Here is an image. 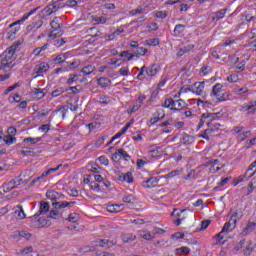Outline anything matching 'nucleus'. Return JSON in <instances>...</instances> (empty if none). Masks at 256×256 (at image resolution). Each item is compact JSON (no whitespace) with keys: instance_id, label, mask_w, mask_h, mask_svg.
<instances>
[{"instance_id":"e433bc0d","label":"nucleus","mask_w":256,"mask_h":256,"mask_svg":"<svg viewBox=\"0 0 256 256\" xmlns=\"http://www.w3.org/2000/svg\"><path fill=\"white\" fill-rule=\"evenodd\" d=\"M66 221H69L70 223H77L79 221V214L77 213H70Z\"/></svg>"},{"instance_id":"052dcab7","label":"nucleus","mask_w":256,"mask_h":256,"mask_svg":"<svg viewBox=\"0 0 256 256\" xmlns=\"http://www.w3.org/2000/svg\"><path fill=\"white\" fill-rule=\"evenodd\" d=\"M249 89L247 87L236 90V95H247Z\"/></svg>"},{"instance_id":"f257e3e1","label":"nucleus","mask_w":256,"mask_h":256,"mask_svg":"<svg viewBox=\"0 0 256 256\" xmlns=\"http://www.w3.org/2000/svg\"><path fill=\"white\" fill-rule=\"evenodd\" d=\"M46 197L47 199L52 201V207L54 209H65L66 207L70 208L73 207V205H75L76 203L75 201H59V199H61L62 196L59 195L55 190H48L46 192Z\"/></svg>"},{"instance_id":"dca6fc26","label":"nucleus","mask_w":256,"mask_h":256,"mask_svg":"<svg viewBox=\"0 0 256 256\" xmlns=\"http://www.w3.org/2000/svg\"><path fill=\"white\" fill-rule=\"evenodd\" d=\"M121 239L123 243H131L132 241H135L137 239V236L132 233L122 234Z\"/></svg>"},{"instance_id":"f8f14e48","label":"nucleus","mask_w":256,"mask_h":256,"mask_svg":"<svg viewBox=\"0 0 256 256\" xmlns=\"http://www.w3.org/2000/svg\"><path fill=\"white\" fill-rule=\"evenodd\" d=\"M203 89H205V82H196L192 91L197 95H203Z\"/></svg>"},{"instance_id":"2eb2a0df","label":"nucleus","mask_w":256,"mask_h":256,"mask_svg":"<svg viewBox=\"0 0 256 256\" xmlns=\"http://www.w3.org/2000/svg\"><path fill=\"white\" fill-rule=\"evenodd\" d=\"M97 83L99 86H101L102 89H107V87H109V85H111V80L106 77H100L97 80Z\"/></svg>"},{"instance_id":"9d476101","label":"nucleus","mask_w":256,"mask_h":256,"mask_svg":"<svg viewBox=\"0 0 256 256\" xmlns=\"http://www.w3.org/2000/svg\"><path fill=\"white\" fill-rule=\"evenodd\" d=\"M38 9H39V7H36L33 10H31L30 12L24 14V16L20 20L13 22L12 24L9 25V27H15V25H19L20 23H23V21H27V19H29V17H31V15H33L34 13H37Z\"/></svg>"},{"instance_id":"7ed1b4c3","label":"nucleus","mask_w":256,"mask_h":256,"mask_svg":"<svg viewBox=\"0 0 256 256\" xmlns=\"http://www.w3.org/2000/svg\"><path fill=\"white\" fill-rule=\"evenodd\" d=\"M210 97L216 98V103H221V101H227V96L223 93V84L217 83L213 86Z\"/></svg>"},{"instance_id":"7c9ffc66","label":"nucleus","mask_w":256,"mask_h":256,"mask_svg":"<svg viewBox=\"0 0 256 256\" xmlns=\"http://www.w3.org/2000/svg\"><path fill=\"white\" fill-rule=\"evenodd\" d=\"M190 252H191V250L186 246H183L181 248H177L175 250L176 255H189Z\"/></svg>"},{"instance_id":"6e6552de","label":"nucleus","mask_w":256,"mask_h":256,"mask_svg":"<svg viewBox=\"0 0 256 256\" xmlns=\"http://www.w3.org/2000/svg\"><path fill=\"white\" fill-rule=\"evenodd\" d=\"M49 202L40 201L39 211L33 216L32 219H38L40 215H45V213H49Z\"/></svg>"},{"instance_id":"79ce46f5","label":"nucleus","mask_w":256,"mask_h":256,"mask_svg":"<svg viewBox=\"0 0 256 256\" xmlns=\"http://www.w3.org/2000/svg\"><path fill=\"white\" fill-rule=\"evenodd\" d=\"M86 127L89 129V131L91 133V131H93V129H99L101 127V123L92 122V123L86 124Z\"/></svg>"},{"instance_id":"a878e982","label":"nucleus","mask_w":256,"mask_h":256,"mask_svg":"<svg viewBox=\"0 0 256 256\" xmlns=\"http://www.w3.org/2000/svg\"><path fill=\"white\" fill-rule=\"evenodd\" d=\"M256 228V223L249 221L247 226L243 229V233L247 235V233H252V231Z\"/></svg>"},{"instance_id":"58836bf2","label":"nucleus","mask_w":256,"mask_h":256,"mask_svg":"<svg viewBox=\"0 0 256 256\" xmlns=\"http://www.w3.org/2000/svg\"><path fill=\"white\" fill-rule=\"evenodd\" d=\"M213 133V129H206L202 132V134L199 135V137H201L202 139H206L207 141H209V135H211Z\"/></svg>"},{"instance_id":"473e14b6","label":"nucleus","mask_w":256,"mask_h":256,"mask_svg":"<svg viewBox=\"0 0 256 256\" xmlns=\"http://www.w3.org/2000/svg\"><path fill=\"white\" fill-rule=\"evenodd\" d=\"M39 141H42L41 137H37V138H24L23 142L24 143H29L30 145H36V143H39Z\"/></svg>"},{"instance_id":"09e8293b","label":"nucleus","mask_w":256,"mask_h":256,"mask_svg":"<svg viewBox=\"0 0 256 256\" xmlns=\"http://www.w3.org/2000/svg\"><path fill=\"white\" fill-rule=\"evenodd\" d=\"M17 209L19 210L15 211L16 215H18L20 219H25L26 216H25V211H23V206H17Z\"/></svg>"},{"instance_id":"1a4fd4ad","label":"nucleus","mask_w":256,"mask_h":256,"mask_svg":"<svg viewBox=\"0 0 256 256\" xmlns=\"http://www.w3.org/2000/svg\"><path fill=\"white\" fill-rule=\"evenodd\" d=\"M221 112L218 113H203V119H208L207 127H211L213 121L222 117Z\"/></svg>"},{"instance_id":"20e7f679","label":"nucleus","mask_w":256,"mask_h":256,"mask_svg":"<svg viewBox=\"0 0 256 256\" xmlns=\"http://www.w3.org/2000/svg\"><path fill=\"white\" fill-rule=\"evenodd\" d=\"M30 225L31 227H34L35 229H41L43 227H50L51 221L49 219H46L44 217L40 218H34L33 216L30 217Z\"/></svg>"},{"instance_id":"c03bdc74","label":"nucleus","mask_w":256,"mask_h":256,"mask_svg":"<svg viewBox=\"0 0 256 256\" xmlns=\"http://www.w3.org/2000/svg\"><path fill=\"white\" fill-rule=\"evenodd\" d=\"M242 217H243V210H241V209L236 210V211L232 214V216H231V218H232V219H236V221H239Z\"/></svg>"},{"instance_id":"de8ad7c7","label":"nucleus","mask_w":256,"mask_h":256,"mask_svg":"<svg viewBox=\"0 0 256 256\" xmlns=\"http://www.w3.org/2000/svg\"><path fill=\"white\" fill-rule=\"evenodd\" d=\"M118 153L120 154V159H121V157H123V159H125V161H129V159H131V156L128 155V153L123 149H118Z\"/></svg>"},{"instance_id":"4d7b16f0","label":"nucleus","mask_w":256,"mask_h":256,"mask_svg":"<svg viewBox=\"0 0 256 256\" xmlns=\"http://www.w3.org/2000/svg\"><path fill=\"white\" fill-rule=\"evenodd\" d=\"M40 131H43L44 133H49L51 130V124H43L39 127Z\"/></svg>"},{"instance_id":"a19ab883","label":"nucleus","mask_w":256,"mask_h":256,"mask_svg":"<svg viewBox=\"0 0 256 256\" xmlns=\"http://www.w3.org/2000/svg\"><path fill=\"white\" fill-rule=\"evenodd\" d=\"M17 87H21V83L16 82L14 85L9 86V87L4 91V95H9V93H11V91H15V89H17Z\"/></svg>"},{"instance_id":"39448f33","label":"nucleus","mask_w":256,"mask_h":256,"mask_svg":"<svg viewBox=\"0 0 256 256\" xmlns=\"http://www.w3.org/2000/svg\"><path fill=\"white\" fill-rule=\"evenodd\" d=\"M23 181V179L21 178H16L10 180L8 183H5L3 185V191L4 193H9V191H13V189H15V187H19V185H21V182Z\"/></svg>"},{"instance_id":"cd10ccee","label":"nucleus","mask_w":256,"mask_h":256,"mask_svg":"<svg viewBox=\"0 0 256 256\" xmlns=\"http://www.w3.org/2000/svg\"><path fill=\"white\" fill-rule=\"evenodd\" d=\"M193 47V45L189 44L187 46H184L183 48H180L178 51V57H183V55H185V53H189V51H191Z\"/></svg>"},{"instance_id":"ddd939ff","label":"nucleus","mask_w":256,"mask_h":256,"mask_svg":"<svg viewBox=\"0 0 256 256\" xmlns=\"http://www.w3.org/2000/svg\"><path fill=\"white\" fill-rule=\"evenodd\" d=\"M61 209L50 210L49 215L47 216L48 219H63V213L60 212Z\"/></svg>"},{"instance_id":"864d4df0","label":"nucleus","mask_w":256,"mask_h":256,"mask_svg":"<svg viewBox=\"0 0 256 256\" xmlns=\"http://www.w3.org/2000/svg\"><path fill=\"white\" fill-rule=\"evenodd\" d=\"M209 225H211V220H203L201 222V228L199 229V231H205V229H207Z\"/></svg>"},{"instance_id":"ea45409f","label":"nucleus","mask_w":256,"mask_h":256,"mask_svg":"<svg viewBox=\"0 0 256 256\" xmlns=\"http://www.w3.org/2000/svg\"><path fill=\"white\" fill-rule=\"evenodd\" d=\"M185 31V25L183 24H177L174 28V34L175 35H181Z\"/></svg>"},{"instance_id":"a18cd8bd","label":"nucleus","mask_w":256,"mask_h":256,"mask_svg":"<svg viewBox=\"0 0 256 256\" xmlns=\"http://www.w3.org/2000/svg\"><path fill=\"white\" fill-rule=\"evenodd\" d=\"M141 109V104L133 105L131 108L127 110L128 115H133V113H136V111H139Z\"/></svg>"},{"instance_id":"f03ea898","label":"nucleus","mask_w":256,"mask_h":256,"mask_svg":"<svg viewBox=\"0 0 256 256\" xmlns=\"http://www.w3.org/2000/svg\"><path fill=\"white\" fill-rule=\"evenodd\" d=\"M59 20V17H54L53 20L50 22L52 29L49 34L50 39H57V37H61V35H63V30L61 29V27H63V24L59 23Z\"/></svg>"},{"instance_id":"4c0bfd02","label":"nucleus","mask_w":256,"mask_h":256,"mask_svg":"<svg viewBox=\"0 0 256 256\" xmlns=\"http://www.w3.org/2000/svg\"><path fill=\"white\" fill-rule=\"evenodd\" d=\"M78 79H79V76L77 74H70L66 82V85H73V83H77Z\"/></svg>"},{"instance_id":"69168bd1","label":"nucleus","mask_w":256,"mask_h":256,"mask_svg":"<svg viewBox=\"0 0 256 256\" xmlns=\"http://www.w3.org/2000/svg\"><path fill=\"white\" fill-rule=\"evenodd\" d=\"M250 110L248 113L253 114L256 111V101H252L249 104Z\"/></svg>"},{"instance_id":"bb28decb","label":"nucleus","mask_w":256,"mask_h":256,"mask_svg":"<svg viewBox=\"0 0 256 256\" xmlns=\"http://www.w3.org/2000/svg\"><path fill=\"white\" fill-rule=\"evenodd\" d=\"M3 141L6 145H14V143H17V138L11 135H6L4 136Z\"/></svg>"},{"instance_id":"2f4dec72","label":"nucleus","mask_w":256,"mask_h":256,"mask_svg":"<svg viewBox=\"0 0 256 256\" xmlns=\"http://www.w3.org/2000/svg\"><path fill=\"white\" fill-rule=\"evenodd\" d=\"M49 70V65L47 64V62H42L39 64V67L36 71V73H45Z\"/></svg>"},{"instance_id":"49530a36","label":"nucleus","mask_w":256,"mask_h":256,"mask_svg":"<svg viewBox=\"0 0 256 256\" xmlns=\"http://www.w3.org/2000/svg\"><path fill=\"white\" fill-rule=\"evenodd\" d=\"M21 154L25 155V157H35V151H33V149L24 150L23 148Z\"/></svg>"},{"instance_id":"5fc2aeb1","label":"nucleus","mask_w":256,"mask_h":256,"mask_svg":"<svg viewBox=\"0 0 256 256\" xmlns=\"http://www.w3.org/2000/svg\"><path fill=\"white\" fill-rule=\"evenodd\" d=\"M145 9H143L142 7H138L134 10L130 11V15H141V13H144Z\"/></svg>"},{"instance_id":"72a5a7b5","label":"nucleus","mask_w":256,"mask_h":256,"mask_svg":"<svg viewBox=\"0 0 256 256\" xmlns=\"http://www.w3.org/2000/svg\"><path fill=\"white\" fill-rule=\"evenodd\" d=\"M10 31L8 32V39H11V37L17 35V32L21 29V26H13V27H9Z\"/></svg>"},{"instance_id":"f3484780","label":"nucleus","mask_w":256,"mask_h":256,"mask_svg":"<svg viewBox=\"0 0 256 256\" xmlns=\"http://www.w3.org/2000/svg\"><path fill=\"white\" fill-rule=\"evenodd\" d=\"M122 61H133L134 55L129 50H124L120 53Z\"/></svg>"},{"instance_id":"0eeeda50","label":"nucleus","mask_w":256,"mask_h":256,"mask_svg":"<svg viewBox=\"0 0 256 256\" xmlns=\"http://www.w3.org/2000/svg\"><path fill=\"white\" fill-rule=\"evenodd\" d=\"M235 227H237V219L230 218V220L224 224L221 233H231Z\"/></svg>"},{"instance_id":"3c124183","label":"nucleus","mask_w":256,"mask_h":256,"mask_svg":"<svg viewBox=\"0 0 256 256\" xmlns=\"http://www.w3.org/2000/svg\"><path fill=\"white\" fill-rule=\"evenodd\" d=\"M147 70V67L143 66L141 69H140V72L137 76V79H139V81H143V79H145V71Z\"/></svg>"},{"instance_id":"bf43d9fd","label":"nucleus","mask_w":256,"mask_h":256,"mask_svg":"<svg viewBox=\"0 0 256 256\" xmlns=\"http://www.w3.org/2000/svg\"><path fill=\"white\" fill-rule=\"evenodd\" d=\"M50 7H51L52 11H54V13L56 11H59V9H61V6L57 5L56 0H52V3L50 4Z\"/></svg>"},{"instance_id":"9b49d317","label":"nucleus","mask_w":256,"mask_h":256,"mask_svg":"<svg viewBox=\"0 0 256 256\" xmlns=\"http://www.w3.org/2000/svg\"><path fill=\"white\" fill-rule=\"evenodd\" d=\"M159 182V179H157L156 177H150L148 180L143 181L142 185L146 188V189H151V187H155V184Z\"/></svg>"},{"instance_id":"4be33fe9","label":"nucleus","mask_w":256,"mask_h":256,"mask_svg":"<svg viewBox=\"0 0 256 256\" xmlns=\"http://www.w3.org/2000/svg\"><path fill=\"white\" fill-rule=\"evenodd\" d=\"M146 73L148 77H155L157 73H159V68L157 67V64L151 65L147 70Z\"/></svg>"},{"instance_id":"338daca9","label":"nucleus","mask_w":256,"mask_h":256,"mask_svg":"<svg viewBox=\"0 0 256 256\" xmlns=\"http://www.w3.org/2000/svg\"><path fill=\"white\" fill-rule=\"evenodd\" d=\"M64 92L63 88H57L52 92V97H59Z\"/></svg>"},{"instance_id":"423d86ee","label":"nucleus","mask_w":256,"mask_h":256,"mask_svg":"<svg viewBox=\"0 0 256 256\" xmlns=\"http://www.w3.org/2000/svg\"><path fill=\"white\" fill-rule=\"evenodd\" d=\"M95 244L97 247H102V249H111V247L117 245V240L98 239Z\"/></svg>"},{"instance_id":"8fccbe9b","label":"nucleus","mask_w":256,"mask_h":256,"mask_svg":"<svg viewBox=\"0 0 256 256\" xmlns=\"http://www.w3.org/2000/svg\"><path fill=\"white\" fill-rule=\"evenodd\" d=\"M66 91H71V93H73V94L80 93V91H81V85L70 86L68 89H66Z\"/></svg>"},{"instance_id":"13d9d810","label":"nucleus","mask_w":256,"mask_h":256,"mask_svg":"<svg viewBox=\"0 0 256 256\" xmlns=\"http://www.w3.org/2000/svg\"><path fill=\"white\" fill-rule=\"evenodd\" d=\"M81 253H91V251H95V247L84 246L80 248Z\"/></svg>"},{"instance_id":"37998d69","label":"nucleus","mask_w":256,"mask_h":256,"mask_svg":"<svg viewBox=\"0 0 256 256\" xmlns=\"http://www.w3.org/2000/svg\"><path fill=\"white\" fill-rule=\"evenodd\" d=\"M41 27H43V17L40 14L39 20L34 23L32 29H34V31H37V29H41Z\"/></svg>"},{"instance_id":"a211bd4d","label":"nucleus","mask_w":256,"mask_h":256,"mask_svg":"<svg viewBox=\"0 0 256 256\" xmlns=\"http://www.w3.org/2000/svg\"><path fill=\"white\" fill-rule=\"evenodd\" d=\"M139 235L142 239H145L146 241H151V239H155V234L149 231L141 230L139 231Z\"/></svg>"},{"instance_id":"603ef678","label":"nucleus","mask_w":256,"mask_h":256,"mask_svg":"<svg viewBox=\"0 0 256 256\" xmlns=\"http://www.w3.org/2000/svg\"><path fill=\"white\" fill-rule=\"evenodd\" d=\"M19 237H23L24 239H27V241H29V239H31V237H33L31 235V233H28L27 231H20L18 233Z\"/></svg>"},{"instance_id":"b1692460","label":"nucleus","mask_w":256,"mask_h":256,"mask_svg":"<svg viewBox=\"0 0 256 256\" xmlns=\"http://www.w3.org/2000/svg\"><path fill=\"white\" fill-rule=\"evenodd\" d=\"M123 209V204H112L107 207L110 213H119Z\"/></svg>"},{"instance_id":"4468645a","label":"nucleus","mask_w":256,"mask_h":256,"mask_svg":"<svg viewBox=\"0 0 256 256\" xmlns=\"http://www.w3.org/2000/svg\"><path fill=\"white\" fill-rule=\"evenodd\" d=\"M118 180L126 183H133V173L127 172L125 174H121Z\"/></svg>"},{"instance_id":"c756f323","label":"nucleus","mask_w":256,"mask_h":256,"mask_svg":"<svg viewBox=\"0 0 256 256\" xmlns=\"http://www.w3.org/2000/svg\"><path fill=\"white\" fill-rule=\"evenodd\" d=\"M47 93V89H41V88H36L35 89V97L37 99H43V97H45V94Z\"/></svg>"},{"instance_id":"0e129e2a","label":"nucleus","mask_w":256,"mask_h":256,"mask_svg":"<svg viewBox=\"0 0 256 256\" xmlns=\"http://www.w3.org/2000/svg\"><path fill=\"white\" fill-rule=\"evenodd\" d=\"M251 245L253 244L250 243V245L245 248L244 256H250L251 253H253V247Z\"/></svg>"},{"instance_id":"f704fd0d","label":"nucleus","mask_w":256,"mask_h":256,"mask_svg":"<svg viewBox=\"0 0 256 256\" xmlns=\"http://www.w3.org/2000/svg\"><path fill=\"white\" fill-rule=\"evenodd\" d=\"M81 71L84 75H91L93 71H95V67L93 65H88L83 67Z\"/></svg>"},{"instance_id":"393cba45","label":"nucleus","mask_w":256,"mask_h":256,"mask_svg":"<svg viewBox=\"0 0 256 256\" xmlns=\"http://www.w3.org/2000/svg\"><path fill=\"white\" fill-rule=\"evenodd\" d=\"M160 113L157 111L154 113V117L150 119V124L155 125V123H158V121H163L165 119V113L160 117Z\"/></svg>"},{"instance_id":"6e6d98bb","label":"nucleus","mask_w":256,"mask_h":256,"mask_svg":"<svg viewBox=\"0 0 256 256\" xmlns=\"http://www.w3.org/2000/svg\"><path fill=\"white\" fill-rule=\"evenodd\" d=\"M123 203H133L135 201V197L133 195H127L122 198Z\"/></svg>"},{"instance_id":"e2e57ef3","label":"nucleus","mask_w":256,"mask_h":256,"mask_svg":"<svg viewBox=\"0 0 256 256\" xmlns=\"http://www.w3.org/2000/svg\"><path fill=\"white\" fill-rule=\"evenodd\" d=\"M98 160L100 161L101 165H104L105 167L109 165V159H107L105 156H100Z\"/></svg>"},{"instance_id":"c9c22d12","label":"nucleus","mask_w":256,"mask_h":256,"mask_svg":"<svg viewBox=\"0 0 256 256\" xmlns=\"http://www.w3.org/2000/svg\"><path fill=\"white\" fill-rule=\"evenodd\" d=\"M177 175H181V170H173L170 173L162 176L163 179H172V177H177Z\"/></svg>"},{"instance_id":"c85d7f7f","label":"nucleus","mask_w":256,"mask_h":256,"mask_svg":"<svg viewBox=\"0 0 256 256\" xmlns=\"http://www.w3.org/2000/svg\"><path fill=\"white\" fill-rule=\"evenodd\" d=\"M53 13H55V11H53V9L51 8V4H49L42 10V14L40 15L42 17H49V15H53Z\"/></svg>"},{"instance_id":"6ab92c4d","label":"nucleus","mask_w":256,"mask_h":256,"mask_svg":"<svg viewBox=\"0 0 256 256\" xmlns=\"http://www.w3.org/2000/svg\"><path fill=\"white\" fill-rule=\"evenodd\" d=\"M181 143H183V145H191L195 143V137L189 134H184V136L181 139Z\"/></svg>"},{"instance_id":"774afa93","label":"nucleus","mask_w":256,"mask_h":256,"mask_svg":"<svg viewBox=\"0 0 256 256\" xmlns=\"http://www.w3.org/2000/svg\"><path fill=\"white\" fill-rule=\"evenodd\" d=\"M96 256H115V254L109 252H97Z\"/></svg>"},{"instance_id":"aec40b11","label":"nucleus","mask_w":256,"mask_h":256,"mask_svg":"<svg viewBox=\"0 0 256 256\" xmlns=\"http://www.w3.org/2000/svg\"><path fill=\"white\" fill-rule=\"evenodd\" d=\"M146 53L147 48L138 46L136 51L132 52V55H134V58L137 57V59H139V57H143V55H146Z\"/></svg>"},{"instance_id":"5701e85b","label":"nucleus","mask_w":256,"mask_h":256,"mask_svg":"<svg viewBox=\"0 0 256 256\" xmlns=\"http://www.w3.org/2000/svg\"><path fill=\"white\" fill-rule=\"evenodd\" d=\"M226 13H227V8H224L215 12V17L212 18V21H221V19L225 17Z\"/></svg>"},{"instance_id":"680f3d73","label":"nucleus","mask_w":256,"mask_h":256,"mask_svg":"<svg viewBox=\"0 0 256 256\" xmlns=\"http://www.w3.org/2000/svg\"><path fill=\"white\" fill-rule=\"evenodd\" d=\"M171 103H172V98H166L164 100V103L162 104V107H164L165 109H169L171 107Z\"/></svg>"},{"instance_id":"412c9836","label":"nucleus","mask_w":256,"mask_h":256,"mask_svg":"<svg viewBox=\"0 0 256 256\" xmlns=\"http://www.w3.org/2000/svg\"><path fill=\"white\" fill-rule=\"evenodd\" d=\"M186 105L185 100L178 99L176 101V107H171L170 109L171 111H181L182 109H185Z\"/></svg>"}]
</instances>
